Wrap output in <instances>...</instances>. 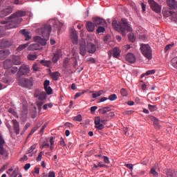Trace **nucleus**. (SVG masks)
<instances>
[{
	"label": "nucleus",
	"mask_w": 177,
	"mask_h": 177,
	"mask_svg": "<svg viewBox=\"0 0 177 177\" xmlns=\"http://www.w3.org/2000/svg\"><path fill=\"white\" fill-rule=\"evenodd\" d=\"M52 31V26L50 24H45L41 28H39L37 32H41L43 38L39 36L34 37L35 41V44H31L28 46L29 50H37L41 49L42 45H46L47 41H48Z\"/></svg>",
	"instance_id": "f257e3e1"
},
{
	"label": "nucleus",
	"mask_w": 177,
	"mask_h": 177,
	"mask_svg": "<svg viewBox=\"0 0 177 177\" xmlns=\"http://www.w3.org/2000/svg\"><path fill=\"white\" fill-rule=\"evenodd\" d=\"M27 12L24 10H17L15 13H12L11 16H10L9 19L11 20L10 21H1L2 24H6L5 28L7 30H10V28H16L19 27L20 23L23 21L22 17L24 16H26Z\"/></svg>",
	"instance_id": "f03ea898"
},
{
	"label": "nucleus",
	"mask_w": 177,
	"mask_h": 177,
	"mask_svg": "<svg viewBox=\"0 0 177 177\" xmlns=\"http://www.w3.org/2000/svg\"><path fill=\"white\" fill-rule=\"evenodd\" d=\"M112 26L115 30L121 32L123 36H126L127 32L132 31V27H131L127 19H122L118 23L115 19L112 21Z\"/></svg>",
	"instance_id": "7ed1b4c3"
},
{
	"label": "nucleus",
	"mask_w": 177,
	"mask_h": 177,
	"mask_svg": "<svg viewBox=\"0 0 177 177\" xmlns=\"http://www.w3.org/2000/svg\"><path fill=\"white\" fill-rule=\"evenodd\" d=\"M140 49L142 50V55L151 60L153 57V50L148 44H142L140 46Z\"/></svg>",
	"instance_id": "20e7f679"
},
{
	"label": "nucleus",
	"mask_w": 177,
	"mask_h": 177,
	"mask_svg": "<svg viewBox=\"0 0 177 177\" xmlns=\"http://www.w3.org/2000/svg\"><path fill=\"white\" fill-rule=\"evenodd\" d=\"M18 83L21 87L30 90L33 86V79H26V77H23L22 79H19Z\"/></svg>",
	"instance_id": "39448f33"
},
{
	"label": "nucleus",
	"mask_w": 177,
	"mask_h": 177,
	"mask_svg": "<svg viewBox=\"0 0 177 177\" xmlns=\"http://www.w3.org/2000/svg\"><path fill=\"white\" fill-rule=\"evenodd\" d=\"M5 140L0 131V154L3 156V158H8L9 156L8 151L7 150H5L3 146L5 145Z\"/></svg>",
	"instance_id": "423d86ee"
},
{
	"label": "nucleus",
	"mask_w": 177,
	"mask_h": 177,
	"mask_svg": "<svg viewBox=\"0 0 177 177\" xmlns=\"http://www.w3.org/2000/svg\"><path fill=\"white\" fill-rule=\"evenodd\" d=\"M107 120L106 119H101L100 116H95L94 123L95 124V128L98 130H102L104 129V124H106Z\"/></svg>",
	"instance_id": "0eeeda50"
},
{
	"label": "nucleus",
	"mask_w": 177,
	"mask_h": 177,
	"mask_svg": "<svg viewBox=\"0 0 177 177\" xmlns=\"http://www.w3.org/2000/svg\"><path fill=\"white\" fill-rule=\"evenodd\" d=\"M149 3L153 12H156V13H160L162 10V6L156 2V1L149 0Z\"/></svg>",
	"instance_id": "6e6552de"
},
{
	"label": "nucleus",
	"mask_w": 177,
	"mask_h": 177,
	"mask_svg": "<svg viewBox=\"0 0 177 177\" xmlns=\"http://www.w3.org/2000/svg\"><path fill=\"white\" fill-rule=\"evenodd\" d=\"M162 15L165 17H169V16H171L172 20L177 21V12H172V10H169V9H165L162 10Z\"/></svg>",
	"instance_id": "1a4fd4ad"
},
{
	"label": "nucleus",
	"mask_w": 177,
	"mask_h": 177,
	"mask_svg": "<svg viewBox=\"0 0 177 177\" xmlns=\"http://www.w3.org/2000/svg\"><path fill=\"white\" fill-rule=\"evenodd\" d=\"M30 72V69L29 66H28L27 65H22L21 66H20L17 72V75L21 77V76H23L24 75H28Z\"/></svg>",
	"instance_id": "9d476101"
},
{
	"label": "nucleus",
	"mask_w": 177,
	"mask_h": 177,
	"mask_svg": "<svg viewBox=\"0 0 177 177\" xmlns=\"http://www.w3.org/2000/svg\"><path fill=\"white\" fill-rule=\"evenodd\" d=\"M88 48L86 49V44L85 39H82L80 43V53L82 56H85L86 55V52Z\"/></svg>",
	"instance_id": "9b49d317"
},
{
	"label": "nucleus",
	"mask_w": 177,
	"mask_h": 177,
	"mask_svg": "<svg viewBox=\"0 0 177 177\" xmlns=\"http://www.w3.org/2000/svg\"><path fill=\"white\" fill-rule=\"evenodd\" d=\"M13 12V8L12 6H7L5 9L0 10V17H6V16H8Z\"/></svg>",
	"instance_id": "f8f14e48"
},
{
	"label": "nucleus",
	"mask_w": 177,
	"mask_h": 177,
	"mask_svg": "<svg viewBox=\"0 0 177 177\" xmlns=\"http://www.w3.org/2000/svg\"><path fill=\"white\" fill-rule=\"evenodd\" d=\"M39 99L41 100V101H44V103L46 102V99L47 97V94L45 91H40L39 89H36L35 91V97H39Z\"/></svg>",
	"instance_id": "ddd939ff"
},
{
	"label": "nucleus",
	"mask_w": 177,
	"mask_h": 177,
	"mask_svg": "<svg viewBox=\"0 0 177 177\" xmlns=\"http://www.w3.org/2000/svg\"><path fill=\"white\" fill-rule=\"evenodd\" d=\"M50 80H45V82H44V89L48 95H50V94L53 93L52 87H50Z\"/></svg>",
	"instance_id": "4468645a"
},
{
	"label": "nucleus",
	"mask_w": 177,
	"mask_h": 177,
	"mask_svg": "<svg viewBox=\"0 0 177 177\" xmlns=\"http://www.w3.org/2000/svg\"><path fill=\"white\" fill-rule=\"evenodd\" d=\"M93 21L95 26H107L106 21L104 19H101V17H94Z\"/></svg>",
	"instance_id": "2eb2a0df"
},
{
	"label": "nucleus",
	"mask_w": 177,
	"mask_h": 177,
	"mask_svg": "<svg viewBox=\"0 0 177 177\" xmlns=\"http://www.w3.org/2000/svg\"><path fill=\"white\" fill-rule=\"evenodd\" d=\"M12 123L13 129L15 131V133L19 134L20 130H21L19 122H18L16 119H13L12 120Z\"/></svg>",
	"instance_id": "dca6fc26"
},
{
	"label": "nucleus",
	"mask_w": 177,
	"mask_h": 177,
	"mask_svg": "<svg viewBox=\"0 0 177 177\" xmlns=\"http://www.w3.org/2000/svg\"><path fill=\"white\" fill-rule=\"evenodd\" d=\"M12 44H13L12 41H10L9 39H1L0 41V47L1 48H7V47L12 45Z\"/></svg>",
	"instance_id": "f3484780"
},
{
	"label": "nucleus",
	"mask_w": 177,
	"mask_h": 177,
	"mask_svg": "<svg viewBox=\"0 0 177 177\" xmlns=\"http://www.w3.org/2000/svg\"><path fill=\"white\" fill-rule=\"evenodd\" d=\"M8 55H10V50H9V49H1L0 60H3V59H5V57H7Z\"/></svg>",
	"instance_id": "a211bd4d"
},
{
	"label": "nucleus",
	"mask_w": 177,
	"mask_h": 177,
	"mask_svg": "<svg viewBox=\"0 0 177 177\" xmlns=\"http://www.w3.org/2000/svg\"><path fill=\"white\" fill-rule=\"evenodd\" d=\"M60 56H62V50L61 49H57V50H55V52H54L53 62H54V63H56V62L59 60Z\"/></svg>",
	"instance_id": "6ab92c4d"
},
{
	"label": "nucleus",
	"mask_w": 177,
	"mask_h": 177,
	"mask_svg": "<svg viewBox=\"0 0 177 177\" xmlns=\"http://www.w3.org/2000/svg\"><path fill=\"white\" fill-rule=\"evenodd\" d=\"M126 60H127V62H129V63H134V62H136V58L133 53H129L126 55Z\"/></svg>",
	"instance_id": "aec40b11"
},
{
	"label": "nucleus",
	"mask_w": 177,
	"mask_h": 177,
	"mask_svg": "<svg viewBox=\"0 0 177 177\" xmlns=\"http://www.w3.org/2000/svg\"><path fill=\"white\" fill-rule=\"evenodd\" d=\"M53 24L55 28L57 29L58 32L60 31L62 27H63V23L59 21V20H52Z\"/></svg>",
	"instance_id": "412c9836"
},
{
	"label": "nucleus",
	"mask_w": 177,
	"mask_h": 177,
	"mask_svg": "<svg viewBox=\"0 0 177 177\" xmlns=\"http://www.w3.org/2000/svg\"><path fill=\"white\" fill-rule=\"evenodd\" d=\"M71 37H72V41L73 42V44H78V34H77V31H76L75 30H73L71 34Z\"/></svg>",
	"instance_id": "4be33fe9"
},
{
	"label": "nucleus",
	"mask_w": 177,
	"mask_h": 177,
	"mask_svg": "<svg viewBox=\"0 0 177 177\" xmlns=\"http://www.w3.org/2000/svg\"><path fill=\"white\" fill-rule=\"evenodd\" d=\"M12 66H13L12 59V61H11V59H6V61H4V62H3L4 69H10V68H12Z\"/></svg>",
	"instance_id": "5701e85b"
},
{
	"label": "nucleus",
	"mask_w": 177,
	"mask_h": 177,
	"mask_svg": "<svg viewBox=\"0 0 177 177\" xmlns=\"http://www.w3.org/2000/svg\"><path fill=\"white\" fill-rule=\"evenodd\" d=\"M87 50L89 53H94L96 51L95 44L89 43L87 44Z\"/></svg>",
	"instance_id": "b1692460"
},
{
	"label": "nucleus",
	"mask_w": 177,
	"mask_h": 177,
	"mask_svg": "<svg viewBox=\"0 0 177 177\" xmlns=\"http://www.w3.org/2000/svg\"><path fill=\"white\" fill-rule=\"evenodd\" d=\"M168 6L171 9H176L177 8V2L175 0H167V1Z\"/></svg>",
	"instance_id": "393cba45"
},
{
	"label": "nucleus",
	"mask_w": 177,
	"mask_h": 177,
	"mask_svg": "<svg viewBox=\"0 0 177 177\" xmlns=\"http://www.w3.org/2000/svg\"><path fill=\"white\" fill-rule=\"evenodd\" d=\"M110 111H111V106H103L98 110L99 113H102V115H104Z\"/></svg>",
	"instance_id": "a878e982"
},
{
	"label": "nucleus",
	"mask_w": 177,
	"mask_h": 177,
	"mask_svg": "<svg viewBox=\"0 0 177 177\" xmlns=\"http://www.w3.org/2000/svg\"><path fill=\"white\" fill-rule=\"evenodd\" d=\"M86 28L88 31L93 32L95 30V22L93 23L92 21H88L86 24Z\"/></svg>",
	"instance_id": "bb28decb"
},
{
	"label": "nucleus",
	"mask_w": 177,
	"mask_h": 177,
	"mask_svg": "<svg viewBox=\"0 0 177 177\" xmlns=\"http://www.w3.org/2000/svg\"><path fill=\"white\" fill-rule=\"evenodd\" d=\"M21 102L23 104V112H24L25 113H27L28 111V104H27V101L26 100V98H21Z\"/></svg>",
	"instance_id": "cd10ccee"
},
{
	"label": "nucleus",
	"mask_w": 177,
	"mask_h": 177,
	"mask_svg": "<svg viewBox=\"0 0 177 177\" xmlns=\"http://www.w3.org/2000/svg\"><path fill=\"white\" fill-rule=\"evenodd\" d=\"M41 124H42L41 122H38L36 126H35V127H33V129L30 130V132L29 133V136H32L35 133V131H36L37 130H38L39 127H41Z\"/></svg>",
	"instance_id": "c85d7f7f"
},
{
	"label": "nucleus",
	"mask_w": 177,
	"mask_h": 177,
	"mask_svg": "<svg viewBox=\"0 0 177 177\" xmlns=\"http://www.w3.org/2000/svg\"><path fill=\"white\" fill-rule=\"evenodd\" d=\"M120 53H121V50L120 48H118V46H115V48H113V55L114 57H118L120 55Z\"/></svg>",
	"instance_id": "c756f323"
},
{
	"label": "nucleus",
	"mask_w": 177,
	"mask_h": 177,
	"mask_svg": "<svg viewBox=\"0 0 177 177\" xmlns=\"http://www.w3.org/2000/svg\"><path fill=\"white\" fill-rule=\"evenodd\" d=\"M22 34H24V37H26V41H29L32 38L31 35H30L29 31H26V29L21 30Z\"/></svg>",
	"instance_id": "7c9ffc66"
},
{
	"label": "nucleus",
	"mask_w": 177,
	"mask_h": 177,
	"mask_svg": "<svg viewBox=\"0 0 177 177\" xmlns=\"http://www.w3.org/2000/svg\"><path fill=\"white\" fill-rule=\"evenodd\" d=\"M91 93H93V98H97V97H100V95H102L104 91L102 90H100V91H91Z\"/></svg>",
	"instance_id": "2f4dec72"
},
{
	"label": "nucleus",
	"mask_w": 177,
	"mask_h": 177,
	"mask_svg": "<svg viewBox=\"0 0 177 177\" xmlns=\"http://www.w3.org/2000/svg\"><path fill=\"white\" fill-rule=\"evenodd\" d=\"M21 63L19 56H12V64H21Z\"/></svg>",
	"instance_id": "473e14b6"
},
{
	"label": "nucleus",
	"mask_w": 177,
	"mask_h": 177,
	"mask_svg": "<svg viewBox=\"0 0 177 177\" xmlns=\"http://www.w3.org/2000/svg\"><path fill=\"white\" fill-rule=\"evenodd\" d=\"M38 100L37 102V108L39 109V111H41V109H42V105L43 104H44V101H42L41 99H40V95H38Z\"/></svg>",
	"instance_id": "72a5a7b5"
},
{
	"label": "nucleus",
	"mask_w": 177,
	"mask_h": 177,
	"mask_svg": "<svg viewBox=\"0 0 177 177\" xmlns=\"http://www.w3.org/2000/svg\"><path fill=\"white\" fill-rule=\"evenodd\" d=\"M167 175L169 177H176V171L174 169H168Z\"/></svg>",
	"instance_id": "f704fd0d"
},
{
	"label": "nucleus",
	"mask_w": 177,
	"mask_h": 177,
	"mask_svg": "<svg viewBox=\"0 0 177 177\" xmlns=\"http://www.w3.org/2000/svg\"><path fill=\"white\" fill-rule=\"evenodd\" d=\"M50 76L53 78V80H58L60 73L59 72H53L50 73Z\"/></svg>",
	"instance_id": "c9c22d12"
},
{
	"label": "nucleus",
	"mask_w": 177,
	"mask_h": 177,
	"mask_svg": "<svg viewBox=\"0 0 177 177\" xmlns=\"http://www.w3.org/2000/svg\"><path fill=\"white\" fill-rule=\"evenodd\" d=\"M40 63H41L44 66H47L48 68H50L52 64L51 61H45V59H41V61H40Z\"/></svg>",
	"instance_id": "e433bc0d"
},
{
	"label": "nucleus",
	"mask_w": 177,
	"mask_h": 177,
	"mask_svg": "<svg viewBox=\"0 0 177 177\" xmlns=\"http://www.w3.org/2000/svg\"><path fill=\"white\" fill-rule=\"evenodd\" d=\"M152 120H153V124L155 126V128L156 129H160V125L159 124L158 119H157V118L153 117V118H152Z\"/></svg>",
	"instance_id": "4c0bfd02"
},
{
	"label": "nucleus",
	"mask_w": 177,
	"mask_h": 177,
	"mask_svg": "<svg viewBox=\"0 0 177 177\" xmlns=\"http://www.w3.org/2000/svg\"><path fill=\"white\" fill-rule=\"evenodd\" d=\"M36 149V144H33V145H31L30 148L28 150L27 154H30V157H32V154H31L34 150Z\"/></svg>",
	"instance_id": "58836bf2"
},
{
	"label": "nucleus",
	"mask_w": 177,
	"mask_h": 177,
	"mask_svg": "<svg viewBox=\"0 0 177 177\" xmlns=\"http://www.w3.org/2000/svg\"><path fill=\"white\" fill-rule=\"evenodd\" d=\"M38 56L37 53H30L28 55V58L29 60H35V59H37Z\"/></svg>",
	"instance_id": "ea45409f"
},
{
	"label": "nucleus",
	"mask_w": 177,
	"mask_h": 177,
	"mask_svg": "<svg viewBox=\"0 0 177 177\" xmlns=\"http://www.w3.org/2000/svg\"><path fill=\"white\" fill-rule=\"evenodd\" d=\"M105 26H102L97 27V32L99 34L100 32H104L105 31Z\"/></svg>",
	"instance_id": "a19ab883"
},
{
	"label": "nucleus",
	"mask_w": 177,
	"mask_h": 177,
	"mask_svg": "<svg viewBox=\"0 0 177 177\" xmlns=\"http://www.w3.org/2000/svg\"><path fill=\"white\" fill-rule=\"evenodd\" d=\"M28 42L27 44H23L21 45H19L17 48V50L19 51V50H22L23 49H25V48H27V46H28Z\"/></svg>",
	"instance_id": "79ce46f5"
},
{
	"label": "nucleus",
	"mask_w": 177,
	"mask_h": 177,
	"mask_svg": "<svg viewBox=\"0 0 177 177\" xmlns=\"http://www.w3.org/2000/svg\"><path fill=\"white\" fill-rule=\"evenodd\" d=\"M73 120L77 121V122H82V115L80 114L77 115L76 116H74Z\"/></svg>",
	"instance_id": "37998d69"
},
{
	"label": "nucleus",
	"mask_w": 177,
	"mask_h": 177,
	"mask_svg": "<svg viewBox=\"0 0 177 177\" xmlns=\"http://www.w3.org/2000/svg\"><path fill=\"white\" fill-rule=\"evenodd\" d=\"M18 71V68L17 66H15L14 68H12L10 71H9V73L10 75H15V73H17Z\"/></svg>",
	"instance_id": "c03bdc74"
},
{
	"label": "nucleus",
	"mask_w": 177,
	"mask_h": 177,
	"mask_svg": "<svg viewBox=\"0 0 177 177\" xmlns=\"http://www.w3.org/2000/svg\"><path fill=\"white\" fill-rule=\"evenodd\" d=\"M59 145H60L61 146H63V147H66V144L65 140H64V138H63V137H61V139L59 141Z\"/></svg>",
	"instance_id": "a18cd8bd"
},
{
	"label": "nucleus",
	"mask_w": 177,
	"mask_h": 177,
	"mask_svg": "<svg viewBox=\"0 0 177 177\" xmlns=\"http://www.w3.org/2000/svg\"><path fill=\"white\" fill-rule=\"evenodd\" d=\"M118 96L116 94H111V95H109V100H110V101H115V100H117Z\"/></svg>",
	"instance_id": "49530a36"
},
{
	"label": "nucleus",
	"mask_w": 177,
	"mask_h": 177,
	"mask_svg": "<svg viewBox=\"0 0 177 177\" xmlns=\"http://www.w3.org/2000/svg\"><path fill=\"white\" fill-rule=\"evenodd\" d=\"M150 174H151L152 175H153V176H158V173L157 172V171L155 169V168H151V171H150Z\"/></svg>",
	"instance_id": "de8ad7c7"
},
{
	"label": "nucleus",
	"mask_w": 177,
	"mask_h": 177,
	"mask_svg": "<svg viewBox=\"0 0 177 177\" xmlns=\"http://www.w3.org/2000/svg\"><path fill=\"white\" fill-rule=\"evenodd\" d=\"M171 64H172L174 68H177V57H176V58H173V59H171Z\"/></svg>",
	"instance_id": "09e8293b"
},
{
	"label": "nucleus",
	"mask_w": 177,
	"mask_h": 177,
	"mask_svg": "<svg viewBox=\"0 0 177 177\" xmlns=\"http://www.w3.org/2000/svg\"><path fill=\"white\" fill-rule=\"evenodd\" d=\"M120 93L121 95H123L124 97L128 95V91L127 90H126V88H122Z\"/></svg>",
	"instance_id": "8fccbe9b"
},
{
	"label": "nucleus",
	"mask_w": 177,
	"mask_h": 177,
	"mask_svg": "<svg viewBox=\"0 0 177 177\" xmlns=\"http://www.w3.org/2000/svg\"><path fill=\"white\" fill-rule=\"evenodd\" d=\"M174 44H168V45H166L165 48V52H167V50H169V49H171V48H172L174 46Z\"/></svg>",
	"instance_id": "3c124183"
},
{
	"label": "nucleus",
	"mask_w": 177,
	"mask_h": 177,
	"mask_svg": "<svg viewBox=\"0 0 177 177\" xmlns=\"http://www.w3.org/2000/svg\"><path fill=\"white\" fill-rule=\"evenodd\" d=\"M156 71L155 69H153L152 71H147L146 72L145 75L146 76H149V75H154L156 73Z\"/></svg>",
	"instance_id": "603ef678"
},
{
	"label": "nucleus",
	"mask_w": 177,
	"mask_h": 177,
	"mask_svg": "<svg viewBox=\"0 0 177 177\" xmlns=\"http://www.w3.org/2000/svg\"><path fill=\"white\" fill-rule=\"evenodd\" d=\"M47 126H48V123H45L42 126V127L40 129L39 133H41V134H44V130H45L46 127H47Z\"/></svg>",
	"instance_id": "864d4df0"
},
{
	"label": "nucleus",
	"mask_w": 177,
	"mask_h": 177,
	"mask_svg": "<svg viewBox=\"0 0 177 177\" xmlns=\"http://www.w3.org/2000/svg\"><path fill=\"white\" fill-rule=\"evenodd\" d=\"M52 106H53V104L50 103V104H45L43 106V109H48V108H52Z\"/></svg>",
	"instance_id": "5fc2aeb1"
},
{
	"label": "nucleus",
	"mask_w": 177,
	"mask_h": 177,
	"mask_svg": "<svg viewBox=\"0 0 177 177\" xmlns=\"http://www.w3.org/2000/svg\"><path fill=\"white\" fill-rule=\"evenodd\" d=\"M129 39L131 41V42H134V41H136L135 35H133V34H129Z\"/></svg>",
	"instance_id": "6e6d98bb"
},
{
	"label": "nucleus",
	"mask_w": 177,
	"mask_h": 177,
	"mask_svg": "<svg viewBox=\"0 0 177 177\" xmlns=\"http://www.w3.org/2000/svg\"><path fill=\"white\" fill-rule=\"evenodd\" d=\"M8 111L10 113H12L15 116H17V118H19V116H18L17 112L15 111V109H13L12 108H10V109Z\"/></svg>",
	"instance_id": "4d7b16f0"
},
{
	"label": "nucleus",
	"mask_w": 177,
	"mask_h": 177,
	"mask_svg": "<svg viewBox=\"0 0 177 177\" xmlns=\"http://www.w3.org/2000/svg\"><path fill=\"white\" fill-rule=\"evenodd\" d=\"M85 93H86V91H82V93H76V94L75 95V99L81 97V95H82V94H84Z\"/></svg>",
	"instance_id": "13d9d810"
},
{
	"label": "nucleus",
	"mask_w": 177,
	"mask_h": 177,
	"mask_svg": "<svg viewBox=\"0 0 177 177\" xmlns=\"http://www.w3.org/2000/svg\"><path fill=\"white\" fill-rule=\"evenodd\" d=\"M43 154H44L43 151H41V153H39L37 158V161H41Z\"/></svg>",
	"instance_id": "bf43d9fd"
},
{
	"label": "nucleus",
	"mask_w": 177,
	"mask_h": 177,
	"mask_svg": "<svg viewBox=\"0 0 177 177\" xmlns=\"http://www.w3.org/2000/svg\"><path fill=\"white\" fill-rule=\"evenodd\" d=\"M148 107L150 111H155L156 108V105H151V104H149Z\"/></svg>",
	"instance_id": "052dcab7"
},
{
	"label": "nucleus",
	"mask_w": 177,
	"mask_h": 177,
	"mask_svg": "<svg viewBox=\"0 0 177 177\" xmlns=\"http://www.w3.org/2000/svg\"><path fill=\"white\" fill-rule=\"evenodd\" d=\"M37 109H35V111H33L32 113H31V116L33 119H35V118L37 117Z\"/></svg>",
	"instance_id": "680f3d73"
},
{
	"label": "nucleus",
	"mask_w": 177,
	"mask_h": 177,
	"mask_svg": "<svg viewBox=\"0 0 177 177\" xmlns=\"http://www.w3.org/2000/svg\"><path fill=\"white\" fill-rule=\"evenodd\" d=\"M96 109H97V106H91V113H94L95 112Z\"/></svg>",
	"instance_id": "e2e57ef3"
},
{
	"label": "nucleus",
	"mask_w": 177,
	"mask_h": 177,
	"mask_svg": "<svg viewBox=\"0 0 177 177\" xmlns=\"http://www.w3.org/2000/svg\"><path fill=\"white\" fill-rule=\"evenodd\" d=\"M48 177H55V172L54 171H50L48 174Z\"/></svg>",
	"instance_id": "0e129e2a"
},
{
	"label": "nucleus",
	"mask_w": 177,
	"mask_h": 177,
	"mask_svg": "<svg viewBox=\"0 0 177 177\" xmlns=\"http://www.w3.org/2000/svg\"><path fill=\"white\" fill-rule=\"evenodd\" d=\"M125 167H127V168H129V169H133V164H126Z\"/></svg>",
	"instance_id": "69168bd1"
},
{
	"label": "nucleus",
	"mask_w": 177,
	"mask_h": 177,
	"mask_svg": "<svg viewBox=\"0 0 177 177\" xmlns=\"http://www.w3.org/2000/svg\"><path fill=\"white\" fill-rule=\"evenodd\" d=\"M55 138L54 136H52L50 138V145H53V146L55 145Z\"/></svg>",
	"instance_id": "338daca9"
},
{
	"label": "nucleus",
	"mask_w": 177,
	"mask_h": 177,
	"mask_svg": "<svg viewBox=\"0 0 177 177\" xmlns=\"http://www.w3.org/2000/svg\"><path fill=\"white\" fill-rule=\"evenodd\" d=\"M104 162L106 164H109V157L104 156Z\"/></svg>",
	"instance_id": "774afa93"
}]
</instances>
